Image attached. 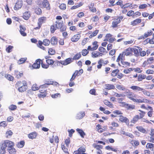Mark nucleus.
<instances>
[{
    "instance_id": "nucleus-1",
    "label": "nucleus",
    "mask_w": 154,
    "mask_h": 154,
    "mask_svg": "<svg viewBox=\"0 0 154 154\" xmlns=\"http://www.w3.org/2000/svg\"><path fill=\"white\" fill-rule=\"evenodd\" d=\"M124 93L128 98L132 101L134 102L137 103H149V101L146 99H144L141 97L139 96L138 97L140 98H136L137 95L129 90H126Z\"/></svg>"
},
{
    "instance_id": "nucleus-2",
    "label": "nucleus",
    "mask_w": 154,
    "mask_h": 154,
    "mask_svg": "<svg viewBox=\"0 0 154 154\" xmlns=\"http://www.w3.org/2000/svg\"><path fill=\"white\" fill-rule=\"evenodd\" d=\"M27 83L25 81L17 82L15 85V87L17 88L18 91L20 92L25 91L27 88Z\"/></svg>"
},
{
    "instance_id": "nucleus-3",
    "label": "nucleus",
    "mask_w": 154,
    "mask_h": 154,
    "mask_svg": "<svg viewBox=\"0 0 154 154\" xmlns=\"http://www.w3.org/2000/svg\"><path fill=\"white\" fill-rule=\"evenodd\" d=\"M38 3L41 8H45L48 10L50 9V5L47 0H44L43 2L39 1Z\"/></svg>"
},
{
    "instance_id": "nucleus-4",
    "label": "nucleus",
    "mask_w": 154,
    "mask_h": 154,
    "mask_svg": "<svg viewBox=\"0 0 154 154\" xmlns=\"http://www.w3.org/2000/svg\"><path fill=\"white\" fill-rule=\"evenodd\" d=\"M55 23V25L56 26V27L57 28H60L61 31H63L66 29L65 27L63 26V22L62 20H57L56 22Z\"/></svg>"
},
{
    "instance_id": "nucleus-5",
    "label": "nucleus",
    "mask_w": 154,
    "mask_h": 154,
    "mask_svg": "<svg viewBox=\"0 0 154 154\" xmlns=\"http://www.w3.org/2000/svg\"><path fill=\"white\" fill-rule=\"evenodd\" d=\"M122 19V16H120L116 19H114L112 22V27L115 28L117 27V25L120 22Z\"/></svg>"
},
{
    "instance_id": "nucleus-6",
    "label": "nucleus",
    "mask_w": 154,
    "mask_h": 154,
    "mask_svg": "<svg viewBox=\"0 0 154 154\" xmlns=\"http://www.w3.org/2000/svg\"><path fill=\"white\" fill-rule=\"evenodd\" d=\"M132 52H134V55L136 56H138L139 52L142 50V49L140 47L137 46L135 48H132Z\"/></svg>"
},
{
    "instance_id": "nucleus-7",
    "label": "nucleus",
    "mask_w": 154,
    "mask_h": 154,
    "mask_svg": "<svg viewBox=\"0 0 154 154\" xmlns=\"http://www.w3.org/2000/svg\"><path fill=\"white\" fill-rule=\"evenodd\" d=\"M22 5V0H17L14 7V9L15 10H18L21 8Z\"/></svg>"
},
{
    "instance_id": "nucleus-8",
    "label": "nucleus",
    "mask_w": 154,
    "mask_h": 154,
    "mask_svg": "<svg viewBox=\"0 0 154 154\" xmlns=\"http://www.w3.org/2000/svg\"><path fill=\"white\" fill-rule=\"evenodd\" d=\"M123 52V54L126 56H131L133 55L132 48L129 47L125 50Z\"/></svg>"
},
{
    "instance_id": "nucleus-9",
    "label": "nucleus",
    "mask_w": 154,
    "mask_h": 154,
    "mask_svg": "<svg viewBox=\"0 0 154 154\" xmlns=\"http://www.w3.org/2000/svg\"><path fill=\"white\" fill-rule=\"evenodd\" d=\"M46 19V17H43L39 18L38 20V27H37L35 29H39L41 27L42 23L45 22Z\"/></svg>"
},
{
    "instance_id": "nucleus-10",
    "label": "nucleus",
    "mask_w": 154,
    "mask_h": 154,
    "mask_svg": "<svg viewBox=\"0 0 154 154\" xmlns=\"http://www.w3.org/2000/svg\"><path fill=\"white\" fill-rule=\"evenodd\" d=\"M9 145V141L8 140H6L2 141L1 143V146L2 147V148L3 147L6 149L7 146L8 147V148L10 147Z\"/></svg>"
},
{
    "instance_id": "nucleus-11",
    "label": "nucleus",
    "mask_w": 154,
    "mask_h": 154,
    "mask_svg": "<svg viewBox=\"0 0 154 154\" xmlns=\"http://www.w3.org/2000/svg\"><path fill=\"white\" fill-rule=\"evenodd\" d=\"M81 37V35L79 34H77L73 35L71 38L72 42H76L78 41Z\"/></svg>"
},
{
    "instance_id": "nucleus-12",
    "label": "nucleus",
    "mask_w": 154,
    "mask_h": 154,
    "mask_svg": "<svg viewBox=\"0 0 154 154\" xmlns=\"http://www.w3.org/2000/svg\"><path fill=\"white\" fill-rule=\"evenodd\" d=\"M85 113L84 111H81L78 113L76 116V119H82L85 116Z\"/></svg>"
},
{
    "instance_id": "nucleus-13",
    "label": "nucleus",
    "mask_w": 154,
    "mask_h": 154,
    "mask_svg": "<svg viewBox=\"0 0 154 154\" xmlns=\"http://www.w3.org/2000/svg\"><path fill=\"white\" fill-rule=\"evenodd\" d=\"M14 146V143L10 141V154H16V153L15 149L13 147Z\"/></svg>"
},
{
    "instance_id": "nucleus-14",
    "label": "nucleus",
    "mask_w": 154,
    "mask_h": 154,
    "mask_svg": "<svg viewBox=\"0 0 154 154\" xmlns=\"http://www.w3.org/2000/svg\"><path fill=\"white\" fill-rule=\"evenodd\" d=\"M40 60H37L33 64L32 67L33 68L35 69H38L40 67L41 62Z\"/></svg>"
},
{
    "instance_id": "nucleus-15",
    "label": "nucleus",
    "mask_w": 154,
    "mask_h": 154,
    "mask_svg": "<svg viewBox=\"0 0 154 154\" xmlns=\"http://www.w3.org/2000/svg\"><path fill=\"white\" fill-rule=\"evenodd\" d=\"M131 89L135 92H138L143 90V88L137 86L133 85L130 87Z\"/></svg>"
},
{
    "instance_id": "nucleus-16",
    "label": "nucleus",
    "mask_w": 154,
    "mask_h": 154,
    "mask_svg": "<svg viewBox=\"0 0 154 154\" xmlns=\"http://www.w3.org/2000/svg\"><path fill=\"white\" fill-rule=\"evenodd\" d=\"M103 54L97 51H94L91 53V56L94 58L98 57L99 56H102Z\"/></svg>"
},
{
    "instance_id": "nucleus-17",
    "label": "nucleus",
    "mask_w": 154,
    "mask_h": 154,
    "mask_svg": "<svg viewBox=\"0 0 154 154\" xmlns=\"http://www.w3.org/2000/svg\"><path fill=\"white\" fill-rule=\"evenodd\" d=\"M50 42L53 45H55L57 44L58 39L55 36L52 37L51 39Z\"/></svg>"
},
{
    "instance_id": "nucleus-18",
    "label": "nucleus",
    "mask_w": 154,
    "mask_h": 154,
    "mask_svg": "<svg viewBox=\"0 0 154 154\" xmlns=\"http://www.w3.org/2000/svg\"><path fill=\"white\" fill-rule=\"evenodd\" d=\"M37 135V133L36 132H33L29 134L28 135V137L29 139H33L35 138Z\"/></svg>"
},
{
    "instance_id": "nucleus-19",
    "label": "nucleus",
    "mask_w": 154,
    "mask_h": 154,
    "mask_svg": "<svg viewBox=\"0 0 154 154\" xmlns=\"http://www.w3.org/2000/svg\"><path fill=\"white\" fill-rule=\"evenodd\" d=\"M46 63L48 64V65H51V66L54 68L55 67V63H54V60L52 59H47L46 60Z\"/></svg>"
},
{
    "instance_id": "nucleus-20",
    "label": "nucleus",
    "mask_w": 154,
    "mask_h": 154,
    "mask_svg": "<svg viewBox=\"0 0 154 154\" xmlns=\"http://www.w3.org/2000/svg\"><path fill=\"white\" fill-rule=\"evenodd\" d=\"M71 62H72V59L68 58L66 59L65 60L62 61L61 64L63 65H66L70 63Z\"/></svg>"
},
{
    "instance_id": "nucleus-21",
    "label": "nucleus",
    "mask_w": 154,
    "mask_h": 154,
    "mask_svg": "<svg viewBox=\"0 0 154 154\" xmlns=\"http://www.w3.org/2000/svg\"><path fill=\"white\" fill-rule=\"evenodd\" d=\"M119 120L120 121L123 122H129L128 119L126 117L121 115L119 116Z\"/></svg>"
},
{
    "instance_id": "nucleus-22",
    "label": "nucleus",
    "mask_w": 154,
    "mask_h": 154,
    "mask_svg": "<svg viewBox=\"0 0 154 154\" xmlns=\"http://www.w3.org/2000/svg\"><path fill=\"white\" fill-rule=\"evenodd\" d=\"M30 16V12L29 11H26L23 13V18L25 20H28Z\"/></svg>"
},
{
    "instance_id": "nucleus-23",
    "label": "nucleus",
    "mask_w": 154,
    "mask_h": 154,
    "mask_svg": "<svg viewBox=\"0 0 154 154\" xmlns=\"http://www.w3.org/2000/svg\"><path fill=\"white\" fill-rule=\"evenodd\" d=\"M115 88V86L112 84H106L105 85V89L108 90L114 89Z\"/></svg>"
},
{
    "instance_id": "nucleus-24",
    "label": "nucleus",
    "mask_w": 154,
    "mask_h": 154,
    "mask_svg": "<svg viewBox=\"0 0 154 154\" xmlns=\"http://www.w3.org/2000/svg\"><path fill=\"white\" fill-rule=\"evenodd\" d=\"M20 32L21 34L23 36H26V34L24 32V31L26 29L22 25H20Z\"/></svg>"
},
{
    "instance_id": "nucleus-25",
    "label": "nucleus",
    "mask_w": 154,
    "mask_h": 154,
    "mask_svg": "<svg viewBox=\"0 0 154 154\" xmlns=\"http://www.w3.org/2000/svg\"><path fill=\"white\" fill-rule=\"evenodd\" d=\"M116 88L120 91H125L126 90H127L123 85H116Z\"/></svg>"
},
{
    "instance_id": "nucleus-26",
    "label": "nucleus",
    "mask_w": 154,
    "mask_h": 154,
    "mask_svg": "<svg viewBox=\"0 0 154 154\" xmlns=\"http://www.w3.org/2000/svg\"><path fill=\"white\" fill-rule=\"evenodd\" d=\"M141 22V20L140 19H137L131 22V24L133 26H135L137 24L140 23Z\"/></svg>"
},
{
    "instance_id": "nucleus-27",
    "label": "nucleus",
    "mask_w": 154,
    "mask_h": 154,
    "mask_svg": "<svg viewBox=\"0 0 154 154\" xmlns=\"http://www.w3.org/2000/svg\"><path fill=\"white\" fill-rule=\"evenodd\" d=\"M139 119H140L139 116L138 115H136L131 120V122L135 123L136 122H137Z\"/></svg>"
},
{
    "instance_id": "nucleus-28",
    "label": "nucleus",
    "mask_w": 154,
    "mask_h": 154,
    "mask_svg": "<svg viewBox=\"0 0 154 154\" xmlns=\"http://www.w3.org/2000/svg\"><path fill=\"white\" fill-rule=\"evenodd\" d=\"M103 102L105 105L108 106L109 107L112 108H113L112 104L108 100H106L104 101Z\"/></svg>"
},
{
    "instance_id": "nucleus-29",
    "label": "nucleus",
    "mask_w": 154,
    "mask_h": 154,
    "mask_svg": "<svg viewBox=\"0 0 154 154\" xmlns=\"http://www.w3.org/2000/svg\"><path fill=\"white\" fill-rule=\"evenodd\" d=\"M76 131L80 134L82 137H84V136L85 135V134L82 129L77 128L76 129Z\"/></svg>"
},
{
    "instance_id": "nucleus-30",
    "label": "nucleus",
    "mask_w": 154,
    "mask_h": 154,
    "mask_svg": "<svg viewBox=\"0 0 154 154\" xmlns=\"http://www.w3.org/2000/svg\"><path fill=\"white\" fill-rule=\"evenodd\" d=\"M25 144V142L24 141H21L18 143L17 146L19 148H21L23 147Z\"/></svg>"
},
{
    "instance_id": "nucleus-31",
    "label": "nucleus",
    "mask_w": 154,
    "mask_h": 154,
    "mask_svg": "<svg viewBox=\"0 0 154 154\" xmlns=\"http://www.w3.org/2000/svg\"><path fill=\"white\" fill-rule=\"evenodd\" d=\"M121 63L123 65V67H126L130 66V63L128 62L123 61H122V62Z\"/></svg>"
},
{
    "instance_id": "nucleus-32",
    "label": "nucleus",
    "mask_w": 154,
    "mask_h": 154,
    "mask_svg": "<svg viewBox=\"0 0 154 154\" xmlns=\"http://www.w3.org/2000/svg\"><path fill=\"white\" fill-rule=\"evenodd\" d=\"M106 149L111 150L113 151L116 152L117 151L118 149L116 148H115L114 147H112L111 146H108L106 147Z\"/></svg>"
},
{
    "instance_id": "nucleus-33",
    "label": "nucleus",
    "mask_w": 154,
    "mask_h": 154,
    "mask_svg": "<svg viewBox=\"0 0 154 154\" xmlns=\"http://www.w3.org/2000/svg\"><path fill=\"white\" fill-rule=\"evenodd\" d=\"M78 149L79 151L80 154H87L84 153L85 151V148L81 147L79 148Z\"/></svg>"
},
{
    "instance_id": "nucleus-34",
    "label": "nucleus",
    "mask_w": 154,
    "mask_h": 154,
    "mask_svg": "<svg viewBox=\"0 0 154 154\" xmlns=\"http://www.w3.org/2000/svg\"><path fill=\"white\" fill-rule=\"evenodd\" d=\"M146 78V75L144 74H140L138 76V80L141 81L143 79H144Z\"/></svg>"
},
{
    "instance_id": "nucleus-35",
    "label": "nucleus",
    "mask_w": 154,
    "mask_h": 154,
    "mask_svg": "<svg viewBox=\"0 0 154 154\" xmlns=\"http://www.w3.org/2000/svg\"><path fill=\"white\" fill-rule=\"evenodd\" d=\"M136 128L139 131L143 133H145L146 131L143 127L141 126H137Z\"/></svg>"
},
{
    "instance_id": "nucleus-36",
    "label": "nucleus",
    "mask_w": 154,
    "mask_h": 154,
    "mask_svg": "<svg viewBox=\"0 0 154 154\" xmlns=\"http://www.w3.org/2000/svg\"><path fill=\"white\" fill-rule=\"evenodd\" d=\"M81 56V52H79L76 54L73 57V60H78L79 59Z\"/></svg>"
},
{
    "instance_id": "nucleus-37",
    "label": "nucleus",
    "mask_w": 154,
    "mask_h": 154,
    "mask_svg": "<svg viewBox=\"0 0 154 154\" xmlns=\"http://www.w3.org/2000/svg\"><path fill=\"white\" fill-rule=\"evenodd\" d=\"M26 60V58H22L18 61L17 63L19 64H22L24 63Z\"/></svg>"
},
{
    "instance_id": "nucleus-38",
    "label": "nucleus",
    "mask_w": 154,
    "mask_h": 154,
    "mask_svg": "<svg viewBox=\"0 0 154 154\" xmlns=\"http://www.w3.org/2000/svg\"><path fill=\"white\" fill-rule=\"evenodd\" d=\"M119 70L118 69L113 70L111 73V75L113 77L116 76L117 75L118 73H119Z\"/></svg>"
},
{
    "instance_id": "nucleus-39",
    "label": "nucleus",
    "mask_w": 154,
    "mask_h": 154,
    "mask_svg": "<svg viewBox=\"0 0 154 154\" xmlns=\"http://www.w3.org/2000/svg\"><path fill=\"white\" fill-rule=\"evenodd\" d=\"M93 146L96 148L97 151L99 150H100V149H102L103 146L101 145H97L96 144H93Z\"/></svg>"
},
{
    "instance_id": "nucleus-40",
    "label": "nucleus",
    "mask_w": 154,
    "mask_h": 154,
    "mask_svg": "<svg viewBox=\"0 0 154 154\" xmlns=\"http://www.w3.org/2000/svg\"><path fill=\"white\" fill-rule=\"evenodd\" d=\"M138 111L140 112L139 113L140 119H143V117L145 116V115L146 114V112L140 110H139Z\"/></svg>"
},
{
    "instance_id": "nucleus-41",
    "label": "nucleus",
    "mask_w": 154,
    "mask_h": 154,
    "mask_svg": "<svg viewBox=\"0 0 154 154\" xmlns=\"http://www.w3.org/2000/svg\"><path fill=\"white\" fill-rule=\"evenodd\" d=\"M43 44L45 46H48L50 43V41L48 39H45L43 42Z\"/></svg>"
},
{
    "instance_id": "nucleus-42",
    "label": "nucleus",
    "mask_w": 154,
    "mask_h": 154,
    "mask_svg": "<svg viewBox=\"0 0 154 154\" xmlns=\"http://www.w3.org/2000/svg\"><path fill=\"white\" fill-rule=\"evenodd\" d=\"M134 68H129L128 69H125L124 70V72L126 74L129 73L131 71L134 70Z\"/></svg>"
},
{
    "instance_id": "nucleus-43",
    "label": "nucleus",
    "mask_w": 154,
    "mask_h": 154,
    "mask_svg": "<svg viewBox=\"0 0 154 154\" xmlns=\"http://www.w3.org/2000/svg\"><path fill=\"white\" fill-rule=\"evenodd\" d=\"M35 12L37 14H40L42 13V11L41 9L40 8L38 7H37L35 10Z\"/></svg>"
},
{
    "instance_id": "nucleus-44",
    "label": "nucleus",
    "mask_w": 154,
    "mask_h": 154,
    "mask_svg": "<svg viewBox=\"0 0 154 154\" xmlns=\"http://www.w3.org/2000/svg\"><path fill=\"white\" fill-rule=\"evenodd\" d=\"M131 7H132V4H130L129 3H128L125 5H123L122 6V8H130Z\"/></svg>"
},
{
    "instance_id": "nucleus-45",
    "label": "nucleus",
    "mask_w": 154,
    "mask_h": 154,
    "mask_svg": "<svg viewBox=\"0 0 154 154\" xmlns=\"http://www.w3.org/2000/svg\"><path fill=\"white\" fill-rule=\"evenodd\" d=\"M39 89V87L37 86L36 84H33L32 87V89L33 91L38 90Z\"/></svg>"
},
{
    "instance_id": "nucleus-46",
    "label": "nucleus",
    "mask_w": 154,
    "mask_h": 154,
    "mask_svg": "<svg viewBox=\"0 0 154 154\" xmlns=\"http://www.w3.org/2000/svg\"><path fill=\"white\" fill-rule=\"evenodd\" d=\"M103 62V60L102 59H100L98 62V65L97 66V68L98 69H100L102 66V63Z\"/></svg>"
},
{
    "instance_id": "nucleus-47",
    "label": "nucleus",
    "mask_w": 154,
    "mask_h": 154,
    "mask_svg": "<svg viewBox=\"0 0 154 154\" xmlns=\"http://www.w3.org/2000/svg\"><path fill=\"white\" fill-rule=\"evenodd\" d=\"M152 33V30H150L147 32H145L144 34V36L145 38L150 35Z\"/></svg>"
},
{
    "instance_id": "nucleus-48",
    "label": "nucleus",
    "mask_w": 154,
    "mask_h": 154,
    "mask_svg": "<svg viewBox=\"0 0 154 154\" xmlns=\"http://www.w3.org/2000/svg\"><path fill=\"white\" fill-rule=\"evenodd\" d=\"M48 53L50 55H53L55 54V51L54 49L52 48H50L49 49Z\"/></svg>"
},
{
    "instance_id": "nucleus-49",
    "label": "nucleus",
    "mask_w": 154,
    "mask_h": 154,
    "mask_svg": "<svg viewBox=\"0 0 154 154\" xmlns=\"http://www.w3.org/2000/svg\"><path fill=\"white\" fill-rule=\"evenodd\" d=\"M154 144L150 143H148L147 144L146 147L147 148L151 149L154 147Z\"/></svg>"
},
{
    "instance_id": "nucleus-50",
    "label": "nucleus",
    "mask_w": 154,
    "mask_h": 154,
    "mask_svg": "<svg viewBox=\"0 0 154 154\" xmlns=\"http://www.w3.org/2000/svg\"><path fill=\"white\" fill-rule=\"evenodd\" d=\"M57 28V27H56V26L55 25V26L54 25L51 26V32L52 33H54Z\"/></svg>"
},
{
    "instance_id": "nucleus-51",
    "label": "nucleus",
    "mask_w": 154,
    "mask_h": 154,
    "mask_svg": "<svg viewBox=\"0 0 154 154\" xmlns=\"http://www.w3.org/2000/svg\"><path fill=\"white\" fill-rule=\"evenodd\" d=\"M59 8L62 10H65L66 8V5L65 4H61L59 6Z\"/></svg>"
},
{
    "instance_id": "nucleus-52",
    "label": "nucleus",
    "mask_w": 154,
    "mask_h": 154,
    "mask_svg": "<svg viewBox=\"0 0 154 154\" xmlns=\"http://www.w3.org/2000/svg\"><path fill=\"white\" fill-rule=\"evenodd\" d=\"M142 91L143 93L147 96H149L150 95V93L149 92L145 90L143 88V90L141 91Z\"/></svg>"
},
{
    "instance_id": "nucleus-53",
    "label": "nucleus",
    "mask_w": 154,
    "mask_h": 154,
    "mask_svg": "<svg viewBox=\"0 0 154 154\" xmlns=\"http://www.w3.org/2000/svg\"><path fill=\"white\" fill-rule=\"evenodd\" d=\"M7 125V123L5 121H2L0 122V127H5Z\"/></svg>"
},
{
    "instance_id": "nucleus-54",
    "label": "nucleus",
    "mask_w": 154,
    "mask_h": 154,
    "mask_svg": "<svg viewBox=\"0 0 154 154\" xmlns=\"http://www.w3.org/2000/svg\"><path fill=\"white\" fill-rule=\"evenodd\" d=\"M133 40L131 39L130 41H124V43L125 45H127L131 44L133 43Z\"/></svg>"
},
{
    "instance_id": "nucleus-55",
    "label": "nucleus",
    "mask_w": 154,
    "mask_h": 154,
    "mask_svg": "<svg viewBox=\"0 0 154 154\" xmlns=\"http://www.w3.org/2000/svg\"><path fill=\"white\" fill-rule=\"evenodd\" d=\"M82 54L83 56H85L88 53V51L86 49H83L82 51Z\"/></svg>"
},
{
    "instance_id": "nucleus-56",
    "label": "nucleus",
    "mask_w": 154,
    "mask_h": 154,
    "mask_svg": "<svg viewBox=\"0 0 154 154\" xmlns=\"http://www.w3.org/2000/svg\"><path fill=\"white\" fill-rule=\"evenodd\" d=\"M147 7V5L146 4H144L140 5L139 7V8L140 9H143L146 8Z\"/></svg>"
},
{
    "instance_id": "nucleus-57",
    "label": "nucleus",
    "mask_w": 154,
    "mask_h": 154,
    "mask_svg": "<svg viewBox=\"0 0 154 154\" xmlns=\"http://www.w3.org/2000/svg\"><path fill=\"white\" fill-rule=\"evenodd\" d=\"M125 55L123 54V52L122 54H120L119 55V56H120V58L121 59V62H122V61H124V60L125 59Z\"/></svg>"
},
{
    "instance_id": "nucleus-58",
    "label": "nucleus",
    "mask_w": 154,
    "mask_h": 154,
    "mask_svg": "<svg viewBox=\"0 0 154 154\" xmlns=\"http://www.w3.org/2000/svg\"><path fill=\"white\" fill-rule=\"evenodd\" d=\"M89 40L88 38H86L83 39L82 42V45L83 46H84L86 43Z\"/></svg>"
},
{
    "instance_id": "nucleus-59",
    "label": "nucleus",
    "mask_w": 154,
    "mask_h": 154,
    "mask_svg": "<svg viewBox=\"0 0 154 154\" xmlns=\"http://www.w3.org/2000/svg\"><path fill=\"white\" fill-rule=\"evenodd\" d=\"M68 131L69 133V136L70 137H71L72 135V134L75 132V130L73 129H71L70 130H68Z\"/></svg>"
},
{
    "instance_id": "nucleus-60",
    "label": "nucleus",
    "mask_w": 154,
    "mask_h": 154,
    "mask_svg": "<svg viewBox=\"0 0 154 154\" xmlns=\"http://www.w3.org/2000/svg\"><path fill=\"white\" fill-rule=\"evenodd\" d=\"M99 50L101 53H104L106 51V49L102 47H100L99 48Z\"/></svg>"
},
{
    "instance_id": "nucleus-61",
    "label": "nucleus",
    "mask_w": 154,
    "mask_h": 154,
    "mask_svg": "<svg viewBox=\"0 0 154 154\" xmlns=\"http://www.w3.org/2000/svg\"><path fill=\"white\" fill-rule=\"evenodd\" d=\"M147 41H148V42L150 44H154V38L153 37L151 39H149L148 38L146 39Z\"/></svg>"
},
{
    "instance_id": "nucleus-62",
    "label": "nucleus",
    "mask_w": 154,
    "mask_h": 154,
    "mask_svg": "<svg viewBox=\"0 0 154 154\" xmlns=\"http://www.w3.org/2000/svg\"><path fill=\"white\" fill-rule=\"evenodd\" d=\"M99 18L98 17L95 16L91 19V20L93 22H97L99 20Z\"/></svg>"
},
{
    "instance_id": "nucleus-63",
    "label": "nucleus",
    "mask_w": 154,
    "mask_h": 154,
    "mask_svg": "<svg viewBox=\"0 0 154 154\" xmlns=\"http://www.w3.org/2000/svg\"><path fill=\"white\" fill-rule=\"evenodd\" d=\"M134 14V11L131 10L128 12L127 13V15L128 16L130 17L132 16Z\"/></svg>"
},
{
    "instance_id": "nucleus-64",
    "label": "nucleus",
    "mask_w": 154,
    "mask_h": 154,
    "mask_svg": "<svg viewBox=\"0 0 154 154\" xmlns=\"http://www.w3.org/2000/svg\"><path fill=\"white\" fill-rule=\"evenodd\" d=\"M147 60L149 63V64H151L153 62L154 58L152 57H151L148 58Z\"/></svg>"
}]
</instances>
